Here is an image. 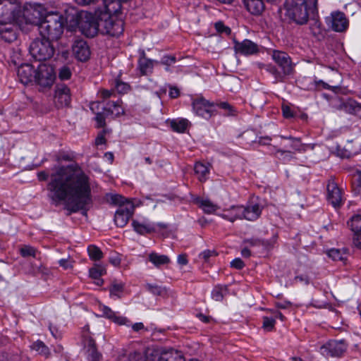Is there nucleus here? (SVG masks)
<instances>
[{
    "label": "nucleus",
    "instance_id": "bb28decb",
    "mask_svg": "<svg viewBox=\"0 0 361 361\" xmlns=\"http://www.w3.org/2000/svg\"><path fill=\"white\" fill-rule=\"evenodd\" d=\"M246 9L254 16H259L265 9L263 0H243Z\"/></svg>",
    "mask_w": 361,
    "mask_h": 361
},
{
    "label": "nucleus",
    "instance_id": "8fccbe9b",
    "mask_svg": "<svg viewBox=\"0 0 361 361\" xmlns=\"http://www.w3.org/2000/svg\"><path fill=\"white\" fill-rule=\"evenodd\" d=\"M262 327L267 331H271L275 326V319L273 317H263Z\"/></svg>",
    "mask_w": 361,
    "mask_h": 361
},
{
    "label": "nucleus",
    "instance_id": "a211bd4d",
    "mask_svg": "<svg viewBox=\"0 0 361 361\" xmlns=\"http://www.w3.org/2000/svg\"><path fill=\"white\" fill-rule=\"evenodd\" d=\"M234 49L237 54L245 56L252 55L259 51L257 44L250 39H244L243 42H234Z\"/></svg>",
    "mask_w": 361,
    "mask_h": 361
},
{
    "label": "nucleus",
    "instance_id": "4468645a",
    "mask_svg": "<svg viewBox=\"0 0 361 361\" xmlns=\"http://www.w3.org/2000/svg\"><path fill=\"white\" fill-rule=\"evenodd\" d=\"M134 212V205L128 202L126 205H121L114 215V222L118 227H124Z\"/></svg>",
    "mask_w": 361,
    "mask_h": 361
},
{
    "label": "nucleus",
    "instance_id": "cd10ccee",
    "mask_svg": "<svg viewBox=\"0 0 361 361\" xmlns=\"http://www.w3.org/2000/svg\"><path fill=\"white\" fill-rule=\"evenodd\" d=\"M242 211V206H231L229 209L224 210V213L220 214V216L231 222H234L237 219H243Z\"/></svg>",
    "mask_w": 361,
    "mask_h": 361
},
{
    "label": "nucleus",
    "instance_id": "7c9ffc66",
    "mask_svg": "<svg viewBox=\"0 0 361 361\" xmlns=\"http://www.w3.org/2000/svg\"><path fill=\"white\" fill-rule=\"evenodd\" d=\"M132 225L134 230L140 235L152 233L156 231L154 226L151 224H144L134 220L132 222Z\"/></svg>",
    "mask_w": 361,
    "mask_h": 361
},
{
    "label": "nucleus",
    "instance_id": "5fc2aeb1",
    "mask_svg": "<svg viewBox=\"0 0 361 361\" xmlns=\"http://www.w3.org/2000/svg\"><path fill=\"white\" fill-rule=\"evenodd\" d=\"M215 106H218L219 108L227 111V115H233L235 110L233 107L228 102H223L218 104H215Z\"/></svg>",
    "mask_w": 361,
    "mask_h": 361
},
{
    "label": "nucleus",
    "instance_id": "58836bf2",
    "mask_svg": "<svg viewBox=\"0 0 361 361\" xmlns=\"http://www.w3.org/2000/svg\"><path fill=\"white\" fill-rule=\"evenodd\" d=\"M327 255L334 261L344 262L346 259V253L343 250L332 248L327 252Z\"/></svg>",
    "mask_w": 361,
    "mask_h": 361
},
{
    "label": "nucleus",
    "instance_id": "ddd939ff",
    "mask_svg": "<svg viewBox=\"0 0 361 361\" xmlns=\"http://www.w3.org/2000/svg\"><path fill=\"white\" fill-rule=\"evenodd\" d=\"M214 106V103L210 102L202 97H197L192 102V108L195 114L206 119H209L213 116Z\"/></svg>",
    "mask_w": 361,
    "mask_h": 361
},
{
    "label": "nucleus",
    "instance_id": "e2e57ef3",
    "mask_svg": "<svg viewBox=\"0 0 361 361\" xmlns=\"http://www.w3.org/2000/svg\"><path fill=\"white\" fill-rule=\"evenodd\" d=\"M105 130L99 133L95 139V145H100L106 143Z\"/></svg>",
    "mask_w": 361,
    "mask_h": 361
},
{
    "label": "nucleus",
    "instance_id": "bf43d9fd",
    "mask_svg": "<svg viewBox=\"0 0 361 361\" xmlns=\"http://www.w3.org/2000/svg\"><path fill=\"white\" fill-rule=\"evenodd\" d=\"M319 85H322V87L326 90H334L335 89L338 88L337 87H331L322 80H318V81L314 80V83L313 84V87H310V89L316 90H317V87Z\"/></svg>",
    "mask_w": 361,
    "mask_h": 361
},
{
    "label": "nucleus",
    "instance_id": "f257e3e1",
    "mask_svg": "<svg viewBox=\"0 0 361 361\" xmlns=\"http://www.w3.org/2000/svg\"><path fill=\"white\" fill-rule=\"evenodd\" d=\"M47 190L53 201H66L71 212L86 210L92 204L89 178L77 164L56 168Z\"/></svg>",
    "mask_w": 361,
    "mask_h": 361
},
{
    "label": "nucleus",
    "instance_id": "2f4dec72",
    "mask_svg": "<svg viewBox=\"0 0 361 361\" xmlns=\"http://www.w3.org/2000/svg\"><path fill=\"white\" fill-rule=\"evenodd\" d=\"M149 260L157 267L170 263V259L164 255L152 252L149 255Z\"/></svg>",
    "mask_w": 361,
    "mask_h": 361
},
{
    "label": "nucleus",
    "instance_id": "393cba45",
    "mask_svg": "<svg viewBox=\"0 0 361 361\" xmlns=\"http://www.w3.org/2000/svg\"><path fill=\"white\" fill-rule=\"evenodd\" d=\"M243 219L248 221H255L257 219L262 213V209L258 204L249 205L246 207L242 206Z\"/></svg>",
    "mask_w": 361,
    "mask_h": 361
},
{
    "label": "nucleus",
    "instance_id": "c9c22d12",
    "mask_svg": "<svg viewBox=\"0 0 361 361\" xmlns=\"http://www.w3.org/2000/svg\"><path fill=\"white\" fill-rule=\"evenodd\" d=\"M188 123L189 121L185 118L173 120L171 122V127L175 132L184 133L188 126Z\"/></svg>",
    "mask_w": 361,
    "mask_h": 361
},
{
    "label": "nucleus",
    "instance_id": "a18cd8bd",
    "mask_svg": "<svg viewBox=\"0 0 361 361\" xmlns=\"http://www.w3.org/2000/svg\"><path fill=\"white\" fill-rule=\"evenodd\" d=\"M142 359V355L138 352L130 353L128 355H120L118 361H140Z\"/></svg>",
    "mask_w": 361,
    "mask_h": 361
},
{
    "label": "nucleus",
    "instance_id": "f03ea898",
    "mask_svg": "<svg viewBox=\"0 0 361 361\" xmlns=\"http://www.w3.org/2000/svg\"><path fill=\"white\" fill-rule=\"evenodd\" d=\"M284 6L286 16L295 23L304 25L310 19L316 27H320L317 0H286Z\"/></svg>",
    "mask_w": 361,
    "mask_h": 361
},
{
    "label": "nucleus",
    "instance_id": "20e7f679",
    "mask_svg": "<svg viewBox=\"0 0 361 361\" xmlns=\"http://www.w3.org/2000/svg\"><path fill=\"white\" fill-rule=\"evenodd\" d=\"M63 18L58 13H48L40 22L38 29L41 37L51 41L58 40L63 32Z\"/></svg>",
    "mask_w": 361,
    "mask_h": 361
},
{
    "label": "nucleus",
    "instance_id": "b1692460",
    "mask_svg": "<svg viewBox=\"0 0 361 361\" xmlns=\"http://www.w3.org/2000/svg\"><path fill=\"white\" fill-rule=\"evenodd\" d=\"M0 37L6 42L11 43L17 39L16 26L11 24H1Z\"/></svg>",
    "mask_w": 361,
    "mask_h": 361
},
{
    "label": "nucleus",
    "instance_id": "0eeeda50",
    "mask_svg": "<svg viewBox=\"0 0 361 361\" xmlns=\"http://www.w3.org/2000/svg\"><path fill=\"white\" fill-rule=\"evenodd\" d=\"M100 32L112 37H119L124 31V22L121 18L108 13H99Z\"/></svg>",
    "mask_w": 361,
    "mask_h": 361
},
{
    "label": "nucleus",
    "instance_id": "37998d69",
    "mask_svg": "<svg viewBox=\"0 0 361 361\" xmlns=\"http://www.w3.org/2000/svg\"><path fill=\"white\" fill-rule=\"evenodd\" d=\"M276 154H279L278 159L283 161V162H288L295 157L293 155V152L290 150H284L282 149H276Z\"/></svg>",
    "mask_w": 361,
    "mask_h": 361
},
{
    "label": "nucleus",
    "instance_id": "aec40b11",
    "mask_svg": "<svg viewBox=\"0 0 361 361\" xmlns=\"http://www.w3.org/2000/svg\"><path fill=\"white\" fill-rule=\"evenodd\" d=\"M71 90L66 85H59L55 92L56 103L60 106H67L71 103Z\"/></svg>",
    "mask_w": 361,
    "mask_h": 361
},
{
    "label": "nucleus",
    "instance_id": "0e129e2a",
    "mask_svg": "<svg viewBox=\"0 0 361 361\" xmlns=\"http://www.w3.org/2000/svg\"><path fill=\"white\" fill-rule=\"evenodd\" d=\"M114 94V90H102L100 91V94L103 99L110 98Z\"/></svg>",
    "mask_w": 361,
    "mask_h": 361
},
{
    "label": "nucleus",
    "instance_id": "39448f33",
    "mask_svg": "<svg viewBox=\"0 0 361 361\" xmlns=\"http://www.w3.org/2000/svg\"><path fill=\"white\" fill-rule=\"evenodd\" d=\"M76 24L80 31L87 37H94L100 31L99 13L97 17L88 12H81L75 16Z\"/></svg>",
    "mask_w": 361,
    "mask_h": 361
},
{
    "label": "nucleus",
    "instance_id": "603ef678",
    "mask_svg": "<svg viewBox=\"0 0 361 361\" xmlns=\"http://www.w3.org/2000/svg\"><path fill=\"white\" fill-rule=\"evenodd\" d=\"M71 75L72 73L70 68L66 66H64L59 69V77L62 80L70 79Z\"/></svg>",
    "mask_w": 361,
    "mask_h": 361
},
{
    "label": "nucleus",
    "instance_id": "f8f14e48",
    "mask_svg": "<svg viewBox=\"0 0 361 361\" xmlns=\"http://www.w3.org/2000/svg\"><path fill=\"white\" fill-rule=\"evenodd\" d=\"M347 347L348 344L345 340H332L321 347V352L327 357H341L345 352Z\"/></svg>",
    "mask_w": 361,
    "mask_h": 361
},
{
    "label": "nucleus",
    "instance_id": "f3484780",
    "mask_svg": "<svg viewBox=\"0 0 361 361\" xmlns=\"http://www.w3.org/2000/svg\"><path fill=\"white\" fill-rule=\"evenodd\" d=\"M348 226L353 233V242L355 246H361V215L355 214L348 221Z\"/></svg>",
    "mask_w": 361,
    "mask_h": 361
},
{
    "label": "nucleus",
    "instance_id": "4be33fe9",
    "mask_svg": "<svg viewBox=\"0 0 361 361\" xmlns=\"http://www.w3.org/2000/svg\"><path fill=\"white\" fill-rule=\"evenodd\" d=\"M154 63L157 64L159 61L147 59L145 51H142L137 62V68L140 75H148L151 74L153 71Z\"/></svg>",
    "mask_w": 361,
    "mask_h": 361
},
{
    "label": "nucleus",
    "instance_id": "2eb2a0df",
    "mask_svg": "<svg viewBox=\"0 0 361 361\" xmlns=\"http://www.w3.org/2000/svg\"><path fill=\"white\" fill-rule=\"evenodd\" d=\"M327 200L334 208L341 207L343 203L342 190L332 180H329L326 186Z\"/></svg>",
    "mask_w": 361,
    "mask_h": 361
},
{
    "label": "nucleus",
    "instance_id": "13d9d810",
    "mask_svg": "<svg viewBox=\"0 0 361 361\" xmlns=\"http://www.w3.org/2000/svg\"><path fill=\"white\" fill-rule=\"evenodd\" d=\"M217 255L214 250H206L200 254L199 257L207 262L211 257L216 256Z\"/></svg>",
    "mask_w": 361,
    "mask_h": 361
},
{
    "label": "nucleus",
    "instance_id": "c03bdc74",
    "mask_svg": "<svg viewBox=\"0 0 361 361\" xmlns=\"http://www.w3.org/2000/svg\"><path fill=\"white\" fill-rule=\"evenodd\" d=\"M19 252L23 257H36L37 250L32 246L24 245L19 249Z\"/></svg>",
    "mask_w": 361,
    "mask_h": 361
},
{
    "label": "nucleus",
    "instance_id": "1a4fd4ad",
    "mask_svg": "<svg viewBox=\"0 0 361 361\" xmlns=\"http://www.w3.org/2000/svg\"><path fill=\"white\" fill-rule=\"evenodd\" d=\"M34 83L42 87H50L55 80V73L51 66L40 63L35 69Z\"/></svg>",
    "mask_w": 361,
    "mask_h": 361
},
{
    "label": "nucleus",
    "instance_id": "774afa93",
    "mask_svg": "<svg viewBox=\"0 0 361 361\" xmlns=\"http://www.w3.org/2000/svg\"><path fill=\"white\" fill-rule=\"evenodd\" d=\"M169 96L172 99L178 98L180 96V91L176 87H170Z\"/></svg>",
    "mask_w": 361,
    "mask_h": 361
},
{
    "label": "nucleus",
    "instance_id": "69168bd1",
    "mask_svg": "<svg viewBox=\"0 0 361 361\" xmlns=\"http://www.w3.org/2000/svg\"><path fill=\"white\" fill-rule=\"evenodd\" d=\"M7 269H8V264L5 262L0 260V282L4 281L3 274Z\"/></svg>",
    "mask_w": 361,
    "mask_h": 361
},
{
    "label": "nucleus",
    "instance_id": "de8ad7c7",
    "mask_svg": "<svg viewBox=\"0 0 361 361\" xmlns=\"http://www.w3.org/2000/svg\"><path fill=\"white\" fill-rule=\"evenodd\" d=\"M114 89L119 94H125L129 91L130 85L119 80H116L114 81Z\"/></svg>",
    "mask_w": 361,
    "mask_h": 361
},
{
    "label": "nucleus",
    "instance_id": "dca6fc26",
    "mask_svg": "<svg viewBox=\"0 0 361 361\" xmlns=\"http://www.w3.org/2000/svg\"><path fill=\"white\" fill-rule=\"evenodd\" d=\"M35 67L29 63H25L18 67L17 75L21 83L24 85L34 83L36 78Z\"/></svg>",
    "mask_w": 361,
    "mask_h": 361
},
{
    "label": "nucleus",
    "instance_id": "4d7b16f0",
    "mask_svg": "<svg viewBox=\"0 0 361 361\" xmlns=\"http://www.w3.org/2000/svg\"><path fill=\"white\" fill-rule=\"evenodd\" d=\"M105 271L100 267H93L90 269V276L94 279H99L104 274Z\"/></svg>",
    "mask_w": 361,
    "mask_h": 361
},
{
    "label": "nucleus",
    "instance_id": "338daca9",
    "mask_svg": "<svg viewBox=\"0 0 361 361\" xmlns=\"http://www.w3.org/2000/svg\"><path fill=\"white\" fill-rule=\"evenodd\" d=\"M282 111H283V115L285 118H289L293 117V112L289 106H283Z\"/></svg>",
    "mask_w": 361,
    "mask_h": 361
},
{
    "label": "nucleus",
    "instance_id": "7ed1b4c3",
    "mask_svg": "<svg viewBox=\"0 0 361 361\" xmlns=\"http://www.w3.org/2000/svg\"><path fill=\"white\" fill-rule=\"evenodd\" d=\"M271 56L281 70H278L272 64L265 65V70L274 76V82H283L286 76L294 72V64L291 58L286 52L278 50L273 51Z\"/></svg>",
    "mask_w": 361,
    "mask_h": 361
},
{
    "label": "nucleus",
    "instance_id": "c85d7f7f",
    "mask_svg": "<svg viewBox=\"0 0 361 361\" xmlns=\"http://www.w3.org/2000/svg\"><path fill=\"white\" fill-rule=\"evenodd\" d=\"M194 202L206 214H214L219 209V207L217 204L213 203L209 199L197 197L195 199Z\"/></svg>",
    "mask_w": 361,
    "mask_h": 361
},
{
    "label": "nucleus",
    "instance_id": "6e6552de",
    "mask_svg": "<svg viewBox=\"0 0 361 361\" xmlns=\"http://www.w3.org/2000/svg\"><path fill=\"white\" fill-rule=\"evenodd\" d=\"M121 101L109 102L106 106H102V111H98L95 120L97 121V128H104L106 126V118L112 116L114 117L120 116L124 114V109L121 106Z\"/></svg>",
    "mask_w": 361,
    "mask_h": 361
},
{
    "label": "nucleus",
    "instance_id": "6e6d98bb",
    "mask_svg": "<svg viewBox=\"0 0 361 361\" xmlns=\"http://www.w3.org/2000/svg\"><path fill=\"white\" fill-rule=\"evenodd\" d=\"M74 159V156L72 153L61 152H60L57 157L56 160L58 161H71Z\"/></svg>",
    "mask_w": 361,
    "mask_h": 361
},
{
    "label": "nucleus",
    "instance_id": "9d476101",
    "mask_svg": "<svg viewBox=\"0 0 361 361\" xmlns=\"http://www.w3.org/2000/svg\"><path fill=\"white\" fill-rule=\"evenodd\" d=\"M47 15L45 8L39 4L26 5L23 11V16L27 23L38 25Z\"/></svg>",
    "mask_w": 361,
    "mask_h": 361
},
{
    "label": "nucleus",
    "instance_id": "72a5a7b5",
    "mask_svg": "<svg viewBox=\"0 0 361 361\" xmlns=\"http://www.w3.org/2000/svg\"><path fill=\"white\" fill-rule=\"evenodd\" d=\"M30 347L32 350L37 352L39 355L46 358H48L51 355L49 348L41 341L38 340L34 342Z\"/></svg>",
    "mask_w": 361,
    "mask_h": 361
},
{
    "label": "nucleus",
    "instance_id": "412c9836",
    "mask_svg": "<svg viewBox=\"0 0 361 361\" xmlns=\"http://www.w3.org/2000/svg\"><path fill=\"white\" fill-rule=\"evenodd\" d=\"M15 0H0V24H6L13 19V4Z\"/></svg>",
    "mask_w": 361,
    "mask_h": 361
},
{
    "label": "nucleus",
    "instance_id": "680f3d73",
    "mask_svg": "<svg viewBox=\"0 0 361 361\" xmlns=\"http://www.w3.org/2000/svg\"><path fill=\"white\" fill-rule=\"evenodd\" d=\"M176 61V59L174 56H164L161 61V63L164 65L170 66L172 63H174Z\"/></svg>",
    "mask_w": 361,
    "mask_h": 361
},
{
    "label": "nucleus",
    "instance_id": "4c0bfd02",
    "mask_svg": "<svg viewBox=\"0 0 361 361\" xmlns=\"http://www.w3.org/2000/svg\"><path fill=\"white\" fill-rule=\"evenodd\" d=\"M227 292L228 288L226 286L218 285L214 288L212 292V297L216 301H221Z\"/></svg>",
    "mask_w": 361,
    "mask_h": 361
},
{
    "label": "nucleus",
    "instance_id": "f704fd0d",
    "mask_svg": "<svg viewBox=\"0 0 361 361\" xmlns=\"http://www.w3.org/2000/svg\"><path fill=\"white\" fill-rule=\"evenodd\" d=\"M102 312L104 316H106L108 319L112 320L115 323H117L120 325L124 324L127 321L126 318L125 317H117L115 312L108 307H104L102 309Z\"/></svg>",
    "mask_w": 361,
    "mask_h": 361
},
{
    "label": "nucleus",
    "instance_id": "a878e982",
    "mask_svg": "<svg viewBox=\"0 0 361 361\" xmlns=\"http://www.w3.org/2000/svg\"><path fill=\"white\" fill-rule=\"evenodd\" d=\"M85 345L87 348L88 361H102V355L97 350L95 341L88 337L85 340Z\"/></svg>",
    "mask_w": 361,
    "mask_h": 361
},
{
    "label": "nucleus",
    "instance_id": "e433bc0d",
    "mask_svg": "<svg viewBox=\"0 0 361 361\" xmlns=\"http://www.w3.org/2000/svg\"><path fill=\"white\" fill-rule=\"evenodd\" d=\"M280 137L281 139L290 140L291 141V143L290 145V147L293 150L296 151V152L305 151V146L301 142V139L300 138H299V137H292V136H283V135H280Z\"/></svg>",
    "mask_w": 361,
    "mask_h": 361
},
{
    "label": "nucleus",
    "instance_id": "49530a36",
    "mask_svg": "<svg viewBox=\"0 0 361 361\" xmlns=\"http://www.w3.org/2000/svg\"><path fill=\"white\" fill-rule=\"evenodd\" d=\"M111 204L115 205H126L128 202H130L128 200L120 195H111L108 200Z\"/></svg>",
    "mask_w": 361,
    "mask_h": 361
},
{
    "label": "nucleus",
    "instance_id": "09e8293b",
    "mask_svg": "<svg viewBox=\"0 0 361 361\" xmlns=\"http://www.w3.org/2000/svg\"><path fill=\"white\" fill-rule=\"evenodd\" d=\"M6 359L8 361H22L20 350L18 349L9 350L6 353Z\"/></svg>",
    "mask_w": 361,
    "mask_h": 361
},
{
    "label": "nucleus",
    "instance_id": "5701e85b",
    "mask_svg": "<svg viewBox=\"0 0 361 361\" xmlns=\"http://www.w3.org/2000/svg\"><path fill=\"white\" fill-rule=\"evenodd\" d=\"M121 0H104V11H98V13H108L111 16L117 17L121 13Z\"/></svg>",
    "mask_w": 361,
    "mask_h": 361
},
{
    "label": "nucleus",
    "instance_id": "052dcab7",
    "mask_svg": "<svg viewBox=\"0 0 361 361\" xmlns=\"http://www.w3.org/2000/svg\"><path fill=\"white\" fill-rule=\"evenodd\" d=\"M231 267L240 270L245 267V263L240 258H235L231 262Z\"/></svg>",
    "mask_w": 361,
    "mask_h": 361
},
{
    "label": "nucleus",
    "instance_id": "c756f323",
    "mask_svg": "<svg viewBox=\"0 0 361 361\" xmlns=\"http://www.w3.org/2000/svg\"><path fill=\"white\" fill-rule=\"evenodd\" d=\"M158 361H185V359L180 352L171 350L162 353L158 358Z\"/></svg>",
    "mask_w": 361,
    "mask_h": 361
},
{
    "label": "nucleus",
    "instance_id": "9b49d317",
    "mask_svg": "<svg viewBox=\"0 0 361 361\" xmlns=\"http://www.w3.org/2000/svg\"><path fill=\"white\" fill-rule=\"evenodd\" d=\"M327 25L334 31L338 32H345L348 27L349 21L344 13L334 11L326 18Z\"/></svg>",
    "mask_w": 361,
    "mask_h": 361
},
{
    "label": "nucleus",
    "instance_id": "864d4df0",
    "mask_svg": "<svg viewBox=\"0 0 361 361\" xmlns=\"http://www.w3.org/2000/svg\"><path fill=\"white\" fill-rule=\"evenodd\" d=\"M214 27L219 33H225L227 35L231 34V30L230 27L226 26L221 21L216 22L214 24Z\"/></svg>",
    "mask_w": 361,
    "mask_h": 361
},
{
    "label": "nucleus",
    "instance_id": "473e14b6",
    "mask_svg": "<svg viewBox=\"0 0 361 361\" xmlns=\"http://www.w3.org/2000/svg\"><path fill=\"white\" fill-rule=\"evenodd\" d=\"M194 170L200 181L204 182L207 179L209 170L207 165L202 162H197L195 165Z\"/></svg>",
    "mask_w": 361,
    "mask_h": 361
},
{
    "label": "nucleus",
    "instance_id": "ea45409f",
    "mask_svg": "<svg viewBox=\"0 0 361 361\" xmlns=\"http://www.w3.org/2000/svg\"><path fill=\"white\" fill-rule=\"evenodd\" d=\"M343 107L346 112L351 114L357 115L361 112V104L355 101L344 103Z\"/></svg>",
    "mask_w": 361,
    "mask_h": 361
},
{
    "label": "nucleus",
    "instance_id": "a19ab883",
    "mask_svg": "<svg viewBox=\"0 0 361 361\" xmlns=\"http://www.w3.org/2000/svg\"><path fill=\"white\" fill-rule=\"evenodd\" d=\"M87 252L91 259L97 261L103 257V253L99 247L96 245H91L87 247Z\"/></svg>",
    "mask_w": 361,
    "mask_h": 361
},
{
    "label": "nucleus",
    "instance_id": "6ab92c4d",
    "mask_svg": "<svg viewBox=\"0 0 361 361\" xmlns=\"http://www.w3.org/2000/svg\"><path fill=\"white\" fill-rule=\"evenodd\" d=\"M73 53L75 58L80 61H86L90 56V47L83 39L75 40L73 45Z\"/></svg>",
    "mask_w": 361,
    "mask_h": 361
},
{
    "label": "nucleus",
    "instance_id": "423d86ee",
    "mask_svg": "<svg viewBox=\"0 0 361 361\" xmlns=\"http://www.w3.org/2000/svg\"><path fill=\"white\" fill-rule=\"evenodd\" d=\"M51 40L47 38H36L30 44L29 51L33 58L37 61H47L52 58L55 48Z\"/></svg>",
    "mask_w": 361,
    "mask_h": 361
},
{
    "label": "nucleus",
    "instance_id": "79ce46f5",
    "mask_svg": "<svg viewBox=\"0 0 361 361\" xmlns=\"http://www.w3.org/2000/svg\"><path fill=\"white\" fill-rule=\"evenodd\" d=\"M124 290V284L122 283L113 282L109 287L111 296H115L118 298H121V293Z\"/></svg>",
    "mask_w": 361,
    "mask_h": 361
},
{
    "label": "nucleus",
    "instance_id": "3c124183",
    "mask_svg": "<svg viewBox=\"0 0 361 361\" xmlns=\"http://www.w3.org/2000/svg\"><path fill=\"white\" fill-rule=\"evenodd\" d=\"M145 287L148 291L154 295H161L164 293V289L156 284L147 283Z\"/></svg>",
    "mask_w": 361,
    "mask_h": 361
}]
</instances>
